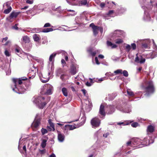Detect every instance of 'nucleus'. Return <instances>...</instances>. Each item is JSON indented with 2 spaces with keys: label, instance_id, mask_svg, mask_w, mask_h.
I'll use <instances>...</instances> for the list:
<instances>
[{
  "label": "nucleus",
  "instance_id": "7",
  "mask_svg": "<svg viewBox=\"0 0 157 157\" xmlns=\"http://www.w3.org/2000/svg\"><path fill=\"white\" fill-rule=\"evenodd\" d=\"M40 124V120H34L31 125V127L33 130H36Z\"/></svg>",
  "mask_w": 157,
  "mask_h": 157
},
{
  "label": "nucleus",
  "instance_id": "28",
  "mask_svg": "<svg viewBox=\"0 0 157 157\" xmlns=\"http://www.w3.org/2000/svg\"><path fill=\"white\" fill-rule=\"evenodd\" d=\"M33 30L35 31L36 33H39L42 32V29L41 28H33Z\"/></svg>",
  "mask_w": 157,
  "mask_h": 157
},
{
  "label": "nucleus",
  "instance_id": "14",
  "mask_svg": "<svg viewBox=\"0 0 157 157\" xmlns=\"http://www.w3.org/2000/svg\"><path fill=\"white\" fill-rule=\"evenodd\" d=\"M13 82L14 83V85L16 86V85L17 82L19 84L21 85L22 84V80L20 78L19 79L16 78H13L12 79Z\"/></svg>",
  "mask_w": 157,
  "mask_h": 157
},
{
  "label": "nucleus",
  "instance_id": "50",
  "mask_svg": "<svg viewBox=\"0 0 157 157\" xmlns=\"http://www.w3.org/2000/svg\"><path fill=\"white\" fill-rule=\"evenodd\" d=\"M86 85L88 86H91L92 84L87 81L86 83Z\"/></svg>",
  "mask_w": 157,
  "mask_h": 157
},
{
  "label": "nucleus",
  "instance_id": "61",
  "mask_svg": "<svg viewBox=\"0 0 157 157\" xmlns=\"http://www.w3.org/2000/svg\"><path fill=\"white\" fill-rule=\"evenodd\" d=\"M29 6H25L24 7L22 8H21V10H26L28 8Z\"/></svg>",
  "mask_w": 157,
  "mask_h": 157
},
{
  "label": "nucleus",
  "instance_id": "10",
  "mask_svg": "<svg viewBox=\"0 0 157 157\" xmlns=\"http://www.w3.org/2000/svg\"><path fill=\"white\" fill-rule=\"evenodd\" d=\"M47 88L46 91L45 92V94L47 95L52 94L53 89V86L50 84H47Z\"/></svg>",
  "mask_w": 157,
  "mask_h": 157
},
{
  "label": "nucleus",
  "instance_id": "6",
  "mask_svg": "<svg viewBox=\"0 0 157 157\" xmlns=\"http://www.w3.org/2000/svg\"><path fill=\"white\" fill-rule=\"evenodd\" d=\"M89 26L92 28L93 35L95 36H96L98 33L99 26L95 25L94 23H91L90 25Z\"/></svg>",
  "mask_w": 157,
  "mask_h": 157
},
{
  "label": "nucleus",
  "instance_id": "23",
  "mask_svg": "<svg viewBox=\"0 0 157 157\" xmlns=\"http://www.w3.org/2000/svg\"><path fill=\"white\" fill-rule=\"evenodd\" d=\"M62 91L63 95L65 97L68 96V93L67 89L65 87L62 88Z\"/></svg>",
  "mask_w": 157,
  "mask_h": 157
},
{
  "label": "nucleus",
  "instance_id": "16",
  "mask_svg": "<svg viewBox=\"0 0 157 157\" xmlns=\"http://www.w3.org/2000/svg\"><path fill=\"white\" fill-rule=\"evenodd\" d=\"M147 131L150 133L153 132L154 131V128L152 125H149L147 127Z\"/></svg>",
  "mask_w": 157,
  "mask_h": 157
},
{
  "label": "nucleus",
  "instance_id": "24",
  "mask_svg": "<svg viewBox=\"0 0 157 157\" xmlns=\"http://www.w3.org/2000/svg\"><path fill=\"white\" fill-rule=\"evenodd\" d=\"M15 52L17 55L19 56L20 54L21 53V51L19 47H17L15 49Z\"/></svg>",
  "mask_w": 157,
  "mask_h": 157
},
{
  "label": "nucleus",
  "instance_id": "3",
  "mask_svg": "<svg viewBox=\"0 0 157 157\" xmlns=\"http://www.w3.org/2000/svg\"><path fill=\"white\" fill-rule=\"evenodd\" d=\"M83 121H82L81 123H80L78 124H74V125H66L65 126V130H73L74 129L78 128L80 126H81L82 124H84L85 122L86 119L83 118Z\"/></svg>",
  "mask_w": 157,
  "mask_h": 157
},
{
  "label": "nucleus",
  "instance_id": "49",
  "mask_svg": "<svg viewBox=\"0 0 157 157\" xmlns=\"http://www.w3.org/2000/svg\"><path fill=\"white\" fill-rule=\"evenodd\" d=\"M113 12L114 11L113 10H110L108 12L107 14L108 15H110L112 14Z\"/></svg>",
  "mask_w": 157,
  "mask_h": 157
},
{
  "label": "nucleus",
  "instance_id": "36",
  "mask_svg": "<svg viewBox=\"0 0 157 157\" xmlns=\"http://www.w3.org/2000/svg\"><path fill=\"white\" fill-rule=\"evenodd\" d=\"M87 3V0H83L80 1V3L81 5H86Z\"/></svg>",
  "mask_w": 157,
  "mask_h": 157
},
{
  "label": "nucleus",
  "instance_id": "2",
  "mask_svg": "<svg viewBox=\"0 0 157 157\" xmlns=\"http://www.w3.org/2000/svg\"><path fill=\"white\" fill-rule=\"evenodd\" d=\"M44 99V97H39L36 99H35L34 102L36 104L39 108L42 109L47 103L45 101L43 102Z\"/></svg>",
  "mask_w": 157,
  "mask_h": 157
},
{
  "label": "nucleus",
  "instance_id": "47",
  "mask_svg": "<svg viewBox=\"0 0 157 157\" xmlns=\"http://www.w3.org/2000/svg\"><path fill=\"white\" fill-rule=\"evenodd\" d=\"M26 3L29 4H32L33 3V1H31L29 0H27L26 1Z\"/></svg>",
  "mask_w": 157,
  "mask_h": 157
},
{
  "label": "nucleus",
  "instance_id": "42",
  "mask_svg": "<svg viewBox=\"0 0 157 157\" xmlns=\"http://www.w3.org/2000/svg\"><path fill=\"white\" fill-rule=\"evenodd\" d=\"M51 26V24L49 23H47L45 24L44 26V27L46 28L47 27H50Z\"/></svg>",
  "mask_w": 157,
  "mask_h": 157
},
{
  "label": "nucleus",
  "instance_id": "35",
  "mask_svg": "<svg viewBox=\"0 0 157 157\" xmlns=\"http://www.w3.org/2000/svg\"><path fill=\"white\" fill-rule=\"evenodd\" d=\"M123 75L126 77H127L128 75V74L127 71L126 70H124L122 72Z\"/></svg>",
  "mask_w": 157,
  "mask_h": 157
},
{
  "label": "nucleus",
  "instance_id": "45",
  "mask_svg": "<svg viewBox=\"0 0 157 157\" xmlns=\"http://www.w3.org/2000/svg\"><path fill=\"white\" fill-rule=\"evenodd\" d=\"M126 49L128 50V51H129L131 49V47L129 44H127L126 47Z\"/></svg>",
  "mask_w": 157,
  "mask_h": 157
},
{
  "label": "nucleus",
  "instance_id": "4",
  "mask_svg": "<svg viewBox=\"0 0 157 157\" xmlns=\"http://www.w3.org/2000/svg\"><path fill=\"white\" fill-rule=\"evenodd\" d=\"M91 124L94 128L98 127L101 124V120L97 117H94L91 120Z\"/></svg>",
  "mask_w": 157,
  "mask_h": 157
},
{
  "label": "nucleus",
  "instance_id": "29",
  "mask_svg": "<svg viewBox=\"0 0 157 157\" xmlns=\"http://www.w3.org/2000/svg\"><path fill=\"white\" fill-rule=\"evenodd\" d=\"M114 73L116 75L122 74V70L121 69H118L114 71Z\"/></svg>",
  "mask_w": 157,
  "mask_h": 157
},
{
  "label": "nucleus",
  "instance_id": "5",
  "mask_svg": "<svg viewBox=\"0 0 157 157\" xmlns=\"http://www.w3.org/2000/svg\"><path fill=\"white\" fill-rule=\"evenodd\" d=\"M142 140L139 138L134 139L132 141V147L139 148L140 147V145H142Z\"/></svg>",
  "mask_w": 157,
  "mask_h": 157
},
{
  "label": "nucleus",
  "instance_id": "44",
  "mask_svg": "<svg viewBox=\"0 0 157 157\" xmlns=\"http://www.w3.org/2000/svg\"><path fill=\"white\" fill-rule=\"evenodd\" d=\"M5 54L7 56H10V52L7 50H6L5 51Z\"/></svg>",
  "mask_w": 157,
  "mask_h": 157
},
{
  "label": "nucleus",
  "instance_id": "21",
  "mask_svg": "<svg viewBox=\"0 0 157 157\" xmlns=\"http://www.w3.org/2000/svg\"><path fill=\"white\" fill-rule=\"evenodd\" d=\"M132 122V121L129 122V121H126L122 122H118L117 123V124L118 125H121L123 124V125H127L129 124Z\"/></svg>",
  "mask_w": 157,
  "mask_h": 157
},
{
  "label": "nucleus",
  "instance_id": "34",
  "mask_svg": "<svg viewBox=\"0 0 157 157\" xmlns=\"http://www.w3.org/2000/svg\"><path fill=\"white\" fill-rule=\"evenodd\" d=\"M67 76V75L66 74H63L61 75L60 78L62 79V80L63 81H65V79L64 78L65 77Z\"/></svg>",
  "mask_w": 157,
  "mask_h": 157
},
{
  "label": "nucleus",
  "instance_id": "30",
  "mask_svg": "<svg viewBox=\"0 0 157 157\" xmlns=\"http://www.w3.org/2000/svg\"><path fill=\"white\" fill-rule=\"evenodd\" d=\"M41 132L42 135H44L48 132V131L46 129L42 128L41 129Z\"/></svg>",
  "mask_w": 157,
  "mask_h": 157
},
{
  "label": "nucleus",
  "instance_id": "8",
  "mask_svg": "<svg viewBox=\"0 0 157 157\" xmlns=\"http://www.w3.org/2000/svg\"><path fill=\"white\" fill-rule=\"evenodd\" d=\"M48 123L50 125V126H47V130L49 131H54L55 130V128L54 124L52 122V120L51 119H49L48 120Z\"/></svg>",
  "mask_w": 157,
  "mask_h": 157
},
{
  "label": "nucleus",
  "instance_id": "54",
  "mask_svg": "<svg viewBox=\"0 0 157 157\" xmlns=\"http://www.w3.org/2000/svg\"><path fill=\"white\" fill-rule=\"evenodd\" d=\"M81 90L82 92L83 93L84 95L85 96L86 94V90L85 89H82Z\"/></svg>",
  "mask_w": 157,
  "mask_h": 157
},
{
  "label": "nucleus",
  "instance_id": "38",
  "mask_svg": "<svg viewBox=\"0 0 157 157\" xmlns=\"http://www.w3.org/2000/svg\"><path fill=\"white\" fill-rule=\"evenodd\" d=\"M123 41L122 39H119L117 40L116 41L115 43L117 44H120L123 43Z\"/></svg>",
  "mask_w": 157,
  "mask_h": 157
},
{
  "label": "nucleus",
  "instance_id": "17",
  "mask_svg": "<svg viewBox=\"0 0 157 157\" xmlns=\"http://www.w3.org/2000/svg\"><path fill=\"white\" fill-rule=\"evenodd\" d=\"M34 40L37 42H39L40 40V35L36 34H34L33 36Z\"/></svg>",
  "mask_w": 157,
  "mask_h": 157
},
{
  "label": "nucleus",
  "instance_id": "33",
  "mask_svg": "<svg viewBox=\"0 0 157 157\" xmlns=\"http://www.w3.org/2000/svg\"><path fill=\"white\" fill-rule=\"evenodd\" d=\"M88 52L91 54L92 56H94L96 53L95 52H92L91 50H89Z\"/></svg>",
  "mask_w": 157,
  "mask_h": 157
},
{
  "label": "nucleus",
  "instance_id": "43",
  "mask_svg": "<svg viewBox=\"0 0 157 157\" xmlns=\"http://www.w3.org/2000/svg\"><path fill=\"white\" fill-rule=\"evenodd\" d=\"M132 141H129L126 143V146H130L132 147Z\"/></svg>",
  "mask_w": 157,
  "mask_h": 157
},
{
  "label": "nucleus",
  "instance_id": "13",
  "mask_svg": "<svg viewBox=\"0 0 157 157\" xmlns=\"http://www.w3.org/2000/svg\"><path fill=\"white\" fill-rule=\"evenodd\" d=\"M19 13V12H16L14 11L12 12L10 14L9 16L10 19H12L13 18H16Z\"/></svg>",
  "mask_w": 157,
  "mask_h": 157
},
{
  "label": "nucleus",
  "instance_id": "48",
  "mask_svg": "<svg viewBox=\"0 0 157 157\" xmlns=\"http://www.w3.org/2000/svg\"><path fill=\"white\" fill-rule=\"evenodd\" d=\"M95 61L96 63L98 65H99L100 63L99 62L98 58L97 57H95Z\"/></svg>",
  "mask_w": 157,
  "mask_h": 157
},
{
  "label": "nucleus",
  "instance_id": "11",
  "mask_svg": "<svg viewBox=\"0 0 157 157\" xmlns=\"http://www.w3.org/2000/svg\"><path fill=\"white\" fill-rule=\"evenodd\" d=\"M56 131L58 133V140L60 142H62L64 139V135L59 130H56Z\"/></svg>",
  "mask_w": 157,
  "mask_h": 157
},
{
  "label": "nucleus",
  "instance_id": "19",
  "mask_svg": "<svg viewBox=\"0 0 157 157\" xmlns=\"http://www.w3.org/2000/svg\"><path fill=\"white\" fill-rule=\"evenodd\" d=\"M23 41L25 43H29V38L27 36H24L22 38Z\"/></svg>",
  "mask_w": 157,
  "mask_h": 157
},
{
  "label": "nucleus",
  "instance_id": "59",
  "mask_svg": "<svg viewBox=\"0 0 157 157\" xmlns=\"http://www.w3.org/2000/svg\"><path fill=\"white\" fill-rule=\"evenodd\" d=\"M98 57L101 59H103L104 58V56L101 54L99 55Z\"/></svg>",
  "mask_w": 157,
  "mask_h": 157
},
{
  "label": "nucleus",
  "instance_id": "53",
  "mask_svg": "<svg viewBox=\"0 0 157 157\" xmlns=\"http://www.w3.org/2000/svg\"><path fill=\"white\" fill-rule=\"evenodd\" d=\"M8 39V37H6L3 38V39L2 40V42L3 43L4 40L5 41H7Z\"/></svg>",
  "mask_w": 157,
  "mask_h": 157
},
{
  "label": "nucleus",
  "instance_id": "18",
  "mask_svg": "<svg viewBox=\"0 0 157 157\" xmlns=\"http://www.w3.org/2000/svg\"><path fill=\"white\" fill-rule=\"evenodd\" d=\"M26 88H24L25 90H26V89H30L31 88V84L29 81H27L25 82V84Z\"/></svg>",
  "mask_w": 157,
  "mask_h": 157
},
{
  "label": "nucleus",
  "instance_id": "39",
  "mask_svg": "<svg viewBox=\"0 0 157 157\" xmlns=\"http://www.w3.org/2000/svg\"><path fill=\"white\" fill-rule=\"evenodd\" d=\"M132 48L133 50H135L136 48V45L135 43H133L131 44V48Z\"/></svg>",
  "mask_w": 157,
  "mask_h": 157
},
{
  "label": "nucleus",
  "instance_id": "58",
  "mask_svg": "<svg viewBox=\"0 0 157 157\" xmlns=\"http://www.w3.org/2000/svg\"><path fill=\"white\" fill-rule=\"evenodd\" d=\"M20 79H21V80H22V81H25V80L27 79V78L25 77H23L21 78H20Z\"/></svg>",
  "mask_w": 157,
  "mask_h": 157
},
{
  "label": "nucleus",
  "instance_id": "52",
  "mask_svg": "<svg viewBox=\"0 0 157 157\" xmlns=\"http://www.w3.org/2000/svg\"><path fill=\"white\" fill-rule=\"evenodd\" d=\"M109 135V132H107L106 133L104 134L103 135V136L105 138H106Z\"/></svg>",
  "mask_w": 157,
  "mask_h": 157
},
{
  "label": "nucleus",
  "instance_id": "40",
  "mask_svg": "<svg viewBox=\"0 0 157 157\" xmlns=\"http://www.w3.org/2000/svg\"><path fill=\"white\" fill-rule=\"evenodd\" d=\"M127 93L130 96H134V94L133 93L129 90H127Z\"/></svg>",
  "mask_w": 157,
  "mask_h": 157
},
{
  "label": "nucleus",
  "instance_id": "60",
  "mask_svg": "<svg viewBox=\"0 0 157 157\" xmlns=\"http://www.w3.org/2000/svg\"><path fill=\"white\" fill-rule=\"evenodd\" d=\"M99 30L101 33L103 32V28L100 27H99Z\"/></svg>",
  "mask_w": 157,
  "mask_h": 157
},
{
  "label": "nucleus",
  "instance_id": "20",
  "mask_svg": "<svg viewBox=\"0 0 157 157\" xmlns=\"http://www.w3.org/2000/svg\"><path fill=\"white\" fill-rule=\"evenodd\" d=\"M53 29L52 28H45L43 29H42V32L43 33H48L50 32H52L53 31Z\"/></svg>",
  "mask_w": 157,
  "mask_h": 157
},
{
  "label": "nucleus",
  "instance_id": "46",
  "mask_svg": "<svg viewBox=\"0 0 157 157\" xmlns=\"http://www.w3.org/2000/svg\"><path fill=\"white\" fill-rule=\"evenodd\" d=\"M145 61V58H142L140 61L139 63H144Z\"/></svg>",
  "mask_w": 157,
  "mask_h": 157
},
{
  "label": "nucleus",
  "instance_id": "62",
  "mask_svg": "<svg viewBox=\"0 0 157 157\" xmlns=\"http://www.w3.org/2000/svg\"><path fill=\"white\" fill-rule=\"evenodd\" d=\"M89 79L90 80V82L92 84V85L93 83H94V82L93 81V79L92 78H89Z\"/></svg>",
  "mask_w": 157,
  "mask_h": 157
},
{
  "label": "nucleus",
  "instance_id": "32",
  "mask_svg": "<svg viewBox=\"0 0 157 157\" xmlns=\"http://www.w3.org/2000/svg\"><path fill=\"white\" fill-rule=\"evenodd\" d=\"M45 79H41V80L42 82L43 83H46L48 82L49 80V77H47L46 78H45Z\"/></svg>",
  "mask_w": 157,
  "mask_h": 157
},
{
  "label": "nucleus",
  "instance_id": "1",
  "mask_svg": "<svg viewBox=\"0 0 157 157\" xmlns=\"http://www.w3.org/2000/svg\"><path fill=\"white\" fill-rule=\"evenodd\" d=\"M145 87H144L146 93V95H148L150 94H152L155 91V87L153 82L151 81H147L146 83Z\"/></svg>",
  "mask_w": 157,
  "mask_h": 157
},
{
  "label": "nucleus",
  "instance_id": "27",
  "mask_svg": "<svg viewBox=\"0 0 157 157\" xmlns=\"http://www.w3.org/2000/svg\"><path fill=\"white\" fill-rule=\"evenodd\" d=\"M56 55V53H53L51 54L49 57V60L50 61H52L53 59H54Z\"/></svg>",
  "mask_w": 157,
  "mask_h": 157
},
{
  "label": "nucleus",
  "instance_id": "22",
  "mask_svg": "<svg viewBox=\"0 0 157 157\" xmlns=\"http://www.w3.org/2000/svg\"><path fill=\"white\" fill-rule=\"evenodd\" d=\"M107 43L108 46L111 47L112 48H115L117 47L116 44H113L110 41H108Z\"/></svg>",
  "mask_w": 157,
  "mask_h": 157
},
{
  "label": "nucleus",
  "instance_id": "25",
  "mask_svg": "<svg viewBox=\"0 0 157 157\" xmlns=\"http://www.w3.org/2000/svg\"><path fill=\"white\" fill-rule=\"evenodd\" d=\"M47 140L45 139H43L41 143V146L43 148H44L46 145V142Z\"/></svg>",
  "mask_w": 157,
  "mask_h": 157
},
{
  "label": "nucleus",
  "instance_id": "64",
  "mask_svg": "<svg viewBox=\"0 0 157 157\" xmlns=\"http://www.w3.org/2000/svg\"><path fill=\"white\" fill-rule=\"evenodd\" d=\"M50 157H56V156L54 154L52 153L50 155Z\"/></svg>",
  "mask_w": 157,
  "mask_h": 157
},
{
  "label": "nucleus",
  "instance_id": "31",
  "mask_svg": "<svg viewBox=\"0 0 157 157\" xmlns=\"http://www.w3.org/2000/svg\"><path fill=\"white\" fill-rule=\"evenodd\" d=\"M109 107L110 109H111V110L108 112V113L109 114H111L114 111V108L112 106H110V105L109 106Z\"/></svg>",
  "mask_w": 157,
  "mask_h": 157
},
{
  "label": "nucleus",
  "instance_id": "15",
  "mask_svg": "<svg viewBox=\"0 0 157 157\" xmlns=\"http://www.w3.org/2000/svg\"><path fill=\"white\" fill-rule=\"evenodd\" d=\"M7 6L8 8L5 10L3 13L5 14H8L12 10V8L11 6L8 5V4H6V5Z\"/></svg>",
  "mask_w": 157,
  "mask_h": 157
},
{
  "label": "nucleus",
  "instance_id": "56",
  "mask_svg": "<svg viewBox=\"0 0 157 157\" xmlns=\"http://www.w3.org/2000/svg\"><path fill=\"white\" fill-rule=\"evenodd\" d=\"M61 62L62 64L64 65L66 63V62L65 61V60L64 59H62L61 60Z\"/></svg>",
  "mask_w": 157,
  "mask_h": 157
},
{
  "label": "nucleus",
  "instance_id": "63",
  "mask_svg": "<svg viewBox=\"0 0 157 157\" xmlns=\"http://www.w3.org/2000/svg\"><path fill=\"white\" fill-rule=\"evenodd\" d=\"M71 89L72 91H75V89L74 88V87L73 86H71Z\"/></svg>",
  "mask_w": 157,
  "mask_h": 157
},
{
  "label": "nucleus",
  "instance_id": "51",
  "mask_svg": "<svg viewBox=\"0 0 157 157\" xmlns=\"http://www.w3.org/2000/svg\"><path fill=\"white\" fill-rule=\"evenodd\" d=\"M135 61L137 63L139 62L140 59L139 57L138 56H137L135 58Z\"/></svg>",
  "mask_w": 157,
  "mask_h": 157
},
{
  "label": "nucleus",
  "instance_id": "37",
  "mask_svg": "<svg viewBox=\"0 0 157 157\" xmlns=\"http://www.w3.org/2000/svg\"><path fill=\"white\" fill-rule=\"evenodd\" d=\"M138 125H139L138 123L136 122L133 123L131 124V126L132 127H135V128L137 127V126H138Z\"/></svg>",
  "mask_w": 157,
  "mask_h": 157
},
{
  "label": "nucleus",
  "instance_id": "9",
  "mask_svg": "<svg viewBox=\"0 0 157 157\" xmlns=\"http://www.w3.org/2000/svg\"><path fill=\"white\" fill-rule=\"evenodd\" d=\"M99 113L102 116L105 117L106 113L105 109V105L104 104H101L100 107Z\"/></svg>",
  "mask_w": 157,
  "mask_h": 157
},
{
  "label": "nucleus",
  "instance_id": "57",
  "mask_svg": "<svg viewBox=\"0 0 157 157\" xmlns=\"http://www.w3.org/2000/svg\"><path fill=\"white\" fill-rule=\"evenodd\" d=\"M105 6V4L103 3H101L100 4V6L102 8H104Z\"/></svg>",
  "mask_w": 157,
  "mask_h": 157
},
{
  "label": "nucleus",
  "instance_id": "41",
  "mask_svg": "<svg viewBox=\"0 0 157 157\" xmlns=\"http://www.w3.org/2000/svg\"><path fill=\"white\" fill-rule=\"evenodd\" d=\"M142 47L145 48H147L148 47V45L147 43H143L142 44Z\"/></svg>",
  "mask_w": 157,
  "mask_h": 157
},
{
  "label": "nucleus",
  "instance_id": "26",
  "mask_svg": "<svg viewBox=\"0 0 157 157\" xmlns=\"http://www.w3.org/2000/svg\"><path fill=\"white\" fill-rule=\"evenodd\" d=\"M41 118L42 114L37 113L36 115L35 120H40V121H41Z\"/></svg>",
  "mask_w": 157,
  "mask_h": 157
},
{
  "label": "nucleus",
  "instance_id": "55",
  "mask_svg": "<svg viewBox=\"0 0 157 157\" xmlns=\"http://www.w3.org/2000/svg\"><path fill=\"white\" fill-rule=\"evenodd\" d=\"M40 152L41 154H44L45 152V149H44L42 150H40Z\"/></svg>",
  "mask_w": 157,
  "mask_h": 157
},
{
  "label": "nucleus",
  "instance_id": "12",
  "mask_svg": "<svg viewBox=\"0 0 157 157\" xmlns=\"http://www.w3.org/2000/svg\"><path fill=\"white\" fill-rule=\"evenodd\" d=\"M77 73V69L75 66L72 65L71 67L70 73L72 75H75Z\"/></svg>",
  "mask_w": 157,
  "mask_h": 157
}]
</instances>
